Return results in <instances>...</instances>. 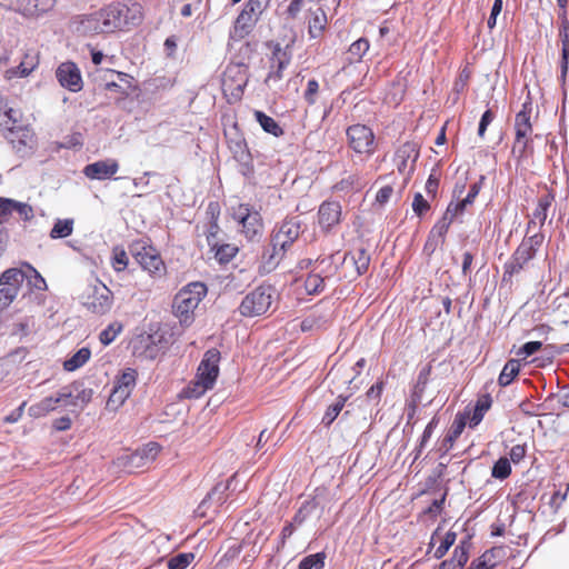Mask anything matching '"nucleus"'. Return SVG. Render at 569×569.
<instances>
[{
	"label": "nucleus",
	"instance_id": "nucleus-44",
	"mask_svg": "<svg viewBox=\"0 0 569 569\" xmlns=\"http://www.w3.org/2000/svg\"><path fill=\"white\" fill-rule=\"evenodd\" d=\"M457 533L455 531L449 530L442 538L440 545L435 550L433 557L436 559H441L442 557H445L448 550L455 545Z\"/></svg>",
	"mask_w": 569,
	"mask_h": 569
},
{
	"label": "nucleus",
	"instance_id": "nucleus-42",
	"mask_svg": "<svg viewBox=\"0 0 569 569\" xmlns=\"http://www.w3.org/2000/svg\"><path fill=\"white\" fill-rule=\"evenodd\" d=\"M305 288L309 295H318L325 290V278L318 273H310L305 281Z\"/></svg>",
	"mask_w": 569,
	"mask_h": 569
},
{
	"label": "nucleus",
	"instance_id": "nucleus-46",
	"mask_svg": "<svg viewBox=\"0 0 569 569\" xmlns=\"http://www.w3.org/2000/svg\"><path fill=\"white\" fill-rule=\"evenodd\" d=\"M56 4V0H28L27 10L31 14H42L50 11Z\"/></svg>",
	"mask_w": 569,
	"mask_h": 569
},
{
	"label": "nucleus",
	"instance_id": "nucleus-26",
	"mask_svg": "<svg viewBox=\"0 0 569 569\" xmlns=\"http://www.w3.org/2000/svg\"><path fill=\"white\" fill-rule=\"evenodd\" d=\"M247 71H248V67L243 63L229 66L224 71L226 78L238 77L237 84L234 88L238 97L242 96L243 90L247 87V83H248Z\"/></svg>",
	"mask_w": 569,
	"mask_h": 569
},
{
	"label": "nucleus",
	"instance_id": "nucleus-63",
	"mask_svg": "<svg viewBox=\"0 0 569 569\" xmlns=\"http://www.w3.org/2000/svg\"><path fill=\"white\" fill-rule=\"evenodd\" d=\"M526 456V447L523 445H515L509 451V460L519 463Z\"/></svg>",
	"mask_w": 569,
	"mask_h": 569
},
{
	"label": "nucleus",
	"instance_id": "nucleus-5",
	"mask_svg": "<svg viewBox=\"0 0 569 569\" xmlns=\"http://www.w3.org/2000/svg\"><path fill=\"white\" fill-rule=\"evenodd\" d=\"M208 288L203 282H190L178 291L173 299V313L183 327H189L194 320V310L206 297Z\"/></svg>",
	"mask_w": 569,
	"mask_h": 569
},
{
	"label": "nucleus",
	"instance_id": "nucleus-34",
	"mask_svg": "<svg viewBox=\"0 0 569 569\" xmlns=\"http://www.w3.org/2000/svg\"><path fill=\"white\" fill-rule=\"evenodd\" d=\"M348 398V396L339 395L336 401L327 408L321 420V423L325 427H329L337 419V417L343 409Z\"/></svg>",
	"mask_w": 569,
	"mask_h": 569
},
{
	"label": "nucleus",
	"instance_id": "nucleus-19",
	"mask_svg": "<svg viewBox=\"0 0 569 569\" xmlns=\"http://www.w3.org/2000/svg\"><path fill=\"white\" fill-rule=\"evenodd\" d=\"M505 557V546L492 547L473 559L467 569H493Z\"/></svg>",
	"mask_w": 569,
	"mask_h": 569
},
{
	"label": "nucleus",
	"instance_id": "nucleus-28",
	"mask_svg": "<svg viewBox=\"0 0 569 569\" xmlns=\"http://www.w3.org/2000/svg\"><path fill=\"white\" fill-rule=\"evenodd\" d=\"M347 259H351L358 276L367 272L370 263V256L365 248H359L355 252H347L343 256L341 263H343Z\"/></svg>",
	"mask_w": 569,
	"mask_h": 569
},
{
	"label": "nucleus",
	"instance_id": "nucleus-53",
	"mask_svg": "<svg viewBox=\"0 0 569 569\" xmlns=\"http://www.w3.org/2000/svg\"><path fill=\"white\" fill-rule=\"evenodd\" d=\"M57 399L59 400V405L63 407H76L74 395L70 390V387H63L57 392Z\"/></svg>",
	"mask_w": 569,
	"mask_h": 569
},
{
	"label": "nucleus",
	"instance_id": "nucleus-13",
	"mask_svg": "<svg viewBox=\"0 0 569 569\" xmlns=\"http://www.w3.org/2000/svg\"><path fill=\"white\" fill-rule=\"evenodd\" d=\"M56 79L66 90L77 93L83 88L80 68L73 61L61 62L56 69Z\"/></svg>",
	"mask_w": 569,
	"mask_h": 569
},
{
	"label": "nucleus",
	"instance_id": "nucleus-2",
	"mask_svg": "<svg viewBox=\"0 0 569 569\" xmlns=\"http://www.w3.org/2000/svg\"><path fill=\"white\" fill-rule=\"evenodd\" d=\"M0 126L4 138L21 158L32 154L36 139L32 129L21 123L20 110L9 108L0 119Z\"/></svg>",
	"mask_w": 569,
	"mask_h": 569
},
{
	"label": "nucleus",
	"instance_id": "nucleus-64",
	"mask_svg": "<svg viewBox=\"0 0 569 569\" xmlns=\"http://www.w3.org/2000/svg\"><path fill=\"white\" fill-rule=\"evenodd\" d=\"M323 29H325V24H323L322 20L318 16H316L309 24L308 31H309L310 38H313V39L318 38L322 33Z\"/></svg>",
	"mask_w": 569,
	"mask_h": 569
},
{
	"label": "nucleus",
	"instance_id": "nucleus-27",
	"mask_svg": "<svg viewBox=\"0 0 569 569\" xmlns=\"http://www.w3.org/2000/svg\"><path fill=\"white\" fill-rule=\"evenodd\" d=\"M238 163V172L243 176L248 181L254 179L253 156L248 151H239L238 156L233 158Z\"/></svg>",
	"mask_w": 569,
	"mask_h": 569
},
{
	"label": "nucleus",
	"instance_id": "nucleus-3",
	"mask_svg": "<svg viewBox=\"0 0 569 569\" xmlns=\"http://www.w3.org/2000/svg\"><path fill=\"white\" fill-rule=\"evenodd\" d=\"M102 24L107 33L136 27L141 23L143 13L142 6L138 2H111L100 9Z\"/></svg>",
	"mask_w": 569,
	"mask_h": 569
},
{
	"label": "nucleus",
	"instance_id": "nucleus-52",
	"mask_svg": "<svg viewBox=\"0 0 569 569\" xmlns=\"http://www.w3.org/2000/svg\"><path fill=\"white\" fill-rule=\"evenodd\" d=\"M541 347V341H528L519 348V350L517 351V356L522 357V359H526L535 355L537 351H539Z\"/></svg>",
	"mask_w": 569,
	"mask_h": 569
},
{
	"label": "nucleus",
	"instance_id": "nucleus-45",
	"mask_svg": "<svg viewBox=\"0 0 569 569\" xmlns=\"http://www.w3.org/2000/svg\"><path fill=\"white\" fill-rule=\"evenodd\" d=\"M137 450L140 453L141 458H143L144 463L149 465L156 460L157 456L161 450V447L159 443L151 441L142 446L141 448H138Z\"/></svg>",
	"mask_w": 569,
	"mask_h": 569
},
{
	"label": "nucleus",
	"instance_id": "nucleus-11",
	"mask_svg": "<svg viewBox=\"0 0 569 569\" xmlns=\"http://www.w3.org/2000/svg\"><path fill=\"white\" fill-rule=\"evenodd\" d=\"M331 499L332 497L328 487L319 486L315 488L312 495L300 505L292 517L293 523L302 526L318 508L320 509L321 516Z\"/></svg>",
	"mask_w": 569,
	"mask_h": 569
},
{
	"label": "nucleus",
	"instance_id": "nucleus-41",
	"mask_svg": "<svg viewBox=\"0 0 569 569\" xmlns=\"http://www.w3.org/2000/svg\"><path fill=\"white\" fill-rule=\"evenodd\" d=\"M194 557L193 552H180L168 560L167 567L168 569H187Z\"/></svg>",
	"mask_w": 569,
	"mask_h": 569
},
{
	"label": "nucleus",
	"instance_id": "nucleus-8",
	"mask_svg": "<svg viewBox=\"0 0 569 569\" xmlns=\"http://www.w3.org/2000/svg\"><path fill=\"white\" fill-rule=\"evenodd\" d=\"M234 219L241 224V232L248 241H260L264 226L259 210L250 203H240L234 211Z\"/></svg>",
	"mask_w": 569,
	"mask_h": 569
},
{
	"label": "nucleus",
	"instance_id": "nucleus-47",
	"mask_svg": "<svg viewBox=\"0 0 569 569\" xmlns=\"http://www.w3.org/2000/svg\"><path fill=\"white\" fill-rule=\"evenodd\" d=\"M271 59L277 62V68L283 71L289 66L291 56L277 43L272 50Z\"/></svg>",
	"mask_w": 569,
	"mask_h": 569
},
{
	"label": "nucleus",
	"instance_id": "nucleus-16",
	"mask_svg": "<svg viewBox=\"0 0 569 569\" xmlns=\"http://www.w3.org/2000/svg\"><path fill=\"white\" fill-rule=\"evenodd\" d=\"M469 418V412L462 411L458 412L455 416V419L452 421V425L446 435V437L442 439V441L438 446V453L440 458H443L448 455V452L452 449L455 441L460 437L463 429L466 428L467 421Z\"/></svg>",
	"mask_w": 569,
	"mask_h": 569
},
{
	"label": "nucleus",
	"instance_id": "nucleus-22",
	"mask_svg": "<svg viewBox=\"0 0 569 569\" xmlns=\"http://www.w3.org/2000/svg\"><path fill=\"white\" fill-rule=\"evenodd\" d=\"M419 158V149L415 142L403 143L396 152V159L398 161L397 168L399 172H403L407 168V162L411 160L412 164Z\"/></svg>",
	"mask_w": 569,
	"mask_h": 569
},
{
	"label": "nucleus",
	"instance_id": "nucleus-37",
	"mask_svg": "<svg viewBox=\"0 0 569 569\" xmlns=\"http://www.w3.org/2000/svg\"><path fill=\"white\" fill-rule=\"evenodd\" d=\"M326 558L325 551L308 555L300 560L298 569H322L326 565Z\"/></svg>",
	"mask_w": 569,
	"mask_h": 569
},
{
	"label": "nucleus",
	"instance_id": "nucleus-54",
	"mask_svg": "<svg viewBox=\"0 0 569 569\" xmlns=\"http://www.w3.org/2000/svg\"><path fill=\"white\" fill-rule=\"evenodd\" d=\"M439 176L437 173V169L433 168L426 181V192L431 196L432 198H436L438 188H439Z\"/></svg>",
	"mask_w": 569,
	"mask_h": 569
},
{
	"label": "nucleus",
	"instance_id": "nucleus-51",
	"mask_svg": "<svg viewBox=\"0 0 569 569\" xmlns=\"http://www.w3.org/2000/svg\"><path fill=\"white\" fill-rule=\"evenodd\" d=\"M319 91V82L316 79H310L307 82V88L303 92V99L308 106H313L317 102V93Z\"/></svg>",
	"mask_w": 569,
	"mask_h": 569
},
{
	"label": "nucleus",
	"instance_id": "nucleus-21",
	"mask_svg": "<svg viewBox=\"0 0 569 569\" xmlns=\"http://www.w3.org/2000/svg\"><path fill=\"white\" fill-rule=\"evenodd\" d=\"M532 111V101L528 96L526 101L521 104V109L516 113L515 117V133H517L518 139L523 138L525 134L532 133V123H531V114Z\"/></svg>",
	"mask_w": 569,
	"mask_h": 569
},
{
	"label": "nucleus",
	"instance_id": "nucleus-35",
	"mask_svg": "<svg viewBox=\"0 0 569 569\" xmlns=\"http://www.w3.org/2000/svg\"><path fill=\"white\" fill-rule=\"evenodd\" d=\"M561 41L560 78L565 80L569 69V30H559Z\"/></svg>",
	"mask_w": 569,
	"mask_h": 569
},
{
	"label": "nucleus",
	"instance_id": "nucleus-55",
	"mask_svg": "<svg viewBox=\"0 0 569 569\" xmlns=\"http://www.w3.org/2000/svg\"><path fill=\"white\" fill-rule=\"evenodd\" d=\"M448 491H449V489L446 488L443 493L441 495V497L438 498V499H435L431 502V505L423 510V513L425 515H432V516L439 515L441 512L442 508H443V505H445Z\"/></svg>",
	"mask_w": 569,
	"mask_h": 569
},
{
	"label": "nucleus",
	"instance_id": "nucleus-59",
	"mask_svg": "<svg viewBox=\"0 0 569 569\" xmlns=\"http://www.w3.org/2000/svg\"><path fill=\"white\" fill-rule=\"evenodd\" d=\"M14 212H17L23 221H30L33 218V209L26 202H16Z\"/></svg>",
	"mask_w": 569,
	"mask_h": 569
},
{
	"label": "nucleus",
	"instance_id": "nucleus-18",
	"mask_svg": "<svg viewBox=\"0 0 569 569\" xmlns=\"http://www.w3.org/2000/svg\"><path fill=\"white\" fill-rule=\"evenodd\" d=\"M77 31L84 36H93L99 33H107L102 24V16L100 9L79 16L76 20Z\"/></svg>",
	"mask_w": 569,
	"mask_h": 569
},
{
	"label": "nucleus",
	"instance_id": "nucleus-10",
	"mask_svg": "<svg viewBox=\"0 0 569 569\" xmlns=\"http://www.w3.org/2000/svg\"><path fill=\"white\" fill-rule=\"evenodd\" d=\"M348 146L357 154L371 157L376 151V136L372 129L362 123L351 124L346 129Z\"/></svg>",
	"mask_w": 569,
	"mask_h": 569
},
{
	"label": "nucleus",
	"instance_id": "nucleus-30",
	"mask_svg": "<svg viewBox=\"0 0 569 569\" xmlns=\"http://www.w3.org/2000/svg\"><path fill=\"white\" fill-rule=\"evenodd\" d=\"M90 357L91 350L88 347H82L63 362V369L68 372L76 371L86 365Z\"/></svg>",
	"mask_w": 569,
	"mask_h": 569
},
{
	"label": "nucleus",
	"instance_id": "nucleus-56",
	"mask_svg": "<svg viewBox=\"0 0 569 569\" xmlns=\"http://www.w3.org/2000/svg\"><path fill=\"white\" fill-rule=\"evenodd\" d=\"M18 290L13 287H3L0 289V307H8L17 297Z\"/></svg>",
	"mask_w": 569,
	"mask_h": 569
},
{
	"label": "nucleus",
	"instance_id": "nucleus-38",
	"mask_svg": "<svg viewBox=\"0 0 569 569\" xmlns=\"http://www.w3.org/2000/svg\"><path fill=\"white\" fill-rule=\"evenodd\" d=\"M73 231V220L72 219H58L51 231L50 238L52 239H63L69 237Z\"/></svg>",
	"mask_w": 569,
	"mask_h": 569
},
{
	"label": "nucleus",
	"instance_id": "nucleus-14",
	"mask_svg": "<svg viewBox=\"0 0 569 569\" xmlns=\"http://www.w3.org/2000/svg\"><path fill=\"white\" fill-rule=\"evenodd\" d=\"M342 207L337 200H325L318 208V226L328 234L341 221Z\"/></svg>",
	"mask_w": 569,
	"mask_h": 569
},
{
	"label": "nucleus",
	"instance_id": "nucleus-39",
	"mask_svg": "<svg viewBox=\"0 0 569 569\" xmlns=\"http://www.w3.org/2000/svg\"><path fill=\"white\" fill-rule=\"evenodd\" d=\"M214 258L219 261V263L224 264L229 263L237 254L238 248L230 243L219 244L214 249Z\"/></svg>",
	"mask_w": 569,
	"mask_h": 569
},
{
	"label": "nucleus",
	"instance_id": "nucleus-50",
	"mask_svg": "<svg viewBox=\"0 0 569 569\" xmlns=\"http://www.w3.org/2000/svg\"><path fill=\"white\" fill-rule=\"evenodd\" d=\"M257 18H252L250 16H247V11H240L236 19L234 29L236 30H243L246 33L250 31V29L256 23Z\"/></svg>",
	"mask_w": 569,
	"mask_h": 569
},
{
	"label": "nucleus",
	"instance_id": "nucleus-33",
	"mask_svg": "<svg viewBox=\"0 0 569 569\" xmlns=\"http://www.w3.org/2000/svg\"><path fill=\"white\" fill-rule=\"evenodd\" d=\"M532 149L531 134H525L523 138L518 139L517 133H515V141L511 150L513 157L518 160H523L528 158L529 153L532 152Z\"/></svg>",
	"mask_w": 569,
	"mask_h": 569
},
{
	"label": "nucleus",
	"instance_id": "nucleus-9",
	"mask_svg": "<svg viewBox=\"0 0 569 569\" xmlns=\"http://www.w3.org/2000/svg\"><path fill=\"white\" fill-rule=\"evenodd\" d=\"M83 307L98 316L109 312L113 305L112 291L100 280L90 286L82 296Z\"/></svg>",
	"mask_w": 569,
	"mask_h": 569
},
{
	"label": "nucleus",
	"instance_id": "nucleus-20",
	"mask_svg": "<svg viewBox=\"0 0 569 569\" xmlns=\"http://www.w3.org/2000/svg\"><path fill=\"white\" fill-rule=\"evenodd\" d=\"M430 375V368H423L420 370L413 391L411 392L410 400L407 403V417L412 419L417 412L418 405L422 399V395L428 383V377Z\"/></svg>",
	"mask_w": 569,
	"mask_h": 569
},
{
	"label": "nucleus",
	"instance_id": "nucleus-17",
	"mask_svg": "<svg viewBox=\"0 0 569 569\" xmlns=\"http://www.w3.org/2000/svg\"><path fill=\"white\" fill-rule=\"evenodd\" d=\"M119 170V163L116 159L98 160L87 164L82 172L91 180H108L111 179Z\"/></svg>",
	"mask_w": 569,
	"mask_h": 569
},
{
	"label": "nucleus",
	"instance_id": "nucleus-25",
	"mask_svg": "<svg viewBox=\"0 0 569 569\" xmlns=\"http://www.w3.org/2000/svg\"><path fill=\"white\" fill-rule=\"evenodd\" d=\"M117 465L128 472H134L136 470L147 466L141 458L138 450L126 451L117 458Z\"/></svg>",
	"mask_w": 569,
	"mask_h": 569
},
{
	"label": "nucleus",
	"instance_id": "nucleus-32",
	"mask_svg": "<svg viewBox=\"0 0 569 569\" xmlns=\"http://www.w3.org/2000/svg\"><path fill=\"white\" fill-rule=\"evenodd\" d=\"M556 199V196L553 191H548L543 196H541L538 200L537 207L533 210V219H538L540 226L542 227L546 222V219L548 217V210L551 207Z\"/></svg>",
	"mask_w": 569,
	"mask_h": 569
},
{
	"label": "nucleus",
	"instance_id": "nucleus-62",
	"mask_svg": "<svg viewBox=\"0 0 569 569\" xmlns=\"http://www.w3.org/2000/svg\"><path fill=\"white\" fill-rule=\"evenodd\" d=\"M33 69H34L33 64L29 67L24 62H21L16 68L8 70V73H10V76H9L10 78L11 77L24 78V77H28L32 72Z\"/></svg>",
	"mask_w": 569,
	"mask_h": 569
},
{
	"label": "nucleus",
	"instance_id": "nucleus-48",
	"mask_svg": "<svg viewBox=\"0 0 569 569\" xmlns=\"http://www.w3.org/2000/svg\"><path fill=\"white\" fill-rule=\"evenodd\" d=\"M369 40L367 38H359L349 47V53L360 60L369 50Z\"/></svg>",
	"mask_w": 569,
	"mask_h": 569
},
{
	"label": "nucleus",
	"instance_id": "nucleus-7",
	"mask_svg": "<svg viewBox=\"0 0 569 569\" xmlns=\"http://www.w3.org/2000/svg\"><path fill=\"white\" fill-rule=\"evenodd\" d=\"M274 292L276 288L271 284L258 286L243 297L238 308L240 315L247 318L264 315L272 303Z\"/></svg>",
	"mask_w": 569,
	"mask_h": 569
},
{
	"label": "nucleus",
	"instance_id": "nucleus-4",
	"mask_svg": "<svg viewBox=\"0 0 569 569\" xmlns=\"http://www.w3.org/2000/svg\"><path fill=\"white\" fill-rule=\"evenodd\" d=\"M221 353L218 349L211 348L203 355L198 367L196 382H190L183 393L187 398H200L207 390L212 389L219 376V362Z\"/></svg>",
	"mask_w": 569,
	"mask_h": 569
},
{
	"label": "nucleus",
	"instance_id": "nucleus-29",
	"mask_svg": "<svg viewBox=\"0 0 569 569\" xmlns=\"http://www.w3.org/2000/svg\"><path fill=\"white\" fill-rule=\"evenodd\" d=\"M254 119L264 132L272 134L276 138L283 134V129L280 127L278 121H276L272 117L268 116L263 111L256 110Z\"/></svg>",
	"mask_w": 569,
	"mask_h": 569
},
{
	"label": "nucleus",
	"instance_id": "nucleus-57",
	"mask_svg": "<svg viewBox=\"0 0 569 569\" xmlns=\"http://www.w3.org/2000/svg\"><path fill=\"white\" fill-rule=\"evenodd\" d=\"M466 208L467 206L461 200L457 202L450 201L442 216L452 218L453 221L457 216L462 214L465 212Z\"/></svg>",
	"mask_w": 569,
	"mask_h": 569
},
{
	"label": "nucleus",
	"instance_id": "nucleus-31",
	"mask_svg": "<svg viewBox=\"0 0 569 569\" xmlns=\"http://www.w3.org/2000/svg\"><path fill=\"white\" fill-rule=\"evenodd\" d=\"M521 369V363L518 359H509L503 366L499 377L498 383L501 387L509 386L515 378L519 375Z\"/></svg>",
	"mask_w": 569,
	"mask_h": 569
},
{
	"label": "nucleus",
	"instance_id": "nucleus-40",
	"mask_svg": "<svg viewBox=\"0 0 569 569\" xmlns=\"http://www.w3.org/2000/svg\"><path fill=\"white\" fill-rule=\"evenodd\" d=\"M511 475V465L508 458H499L492 466L491 477L498 480H505Z\"/></svg>",
	"mask_w": 569,
	"mask_h": 569
},
{
	"label": "nucleus",
	"instance_id": "nucleus-49",
	"mask_svg": "<svg viewBox=\"0 0 569 569\" xmlns=\"http://www.w3.org/2000/svg\"><path fill=\"white\" fill-rule=\"evenodd\" d=\"M412 210L419 218H422L430 210V203L420 192L413 196Z\"/></svg>",
	"mask_w": 569,
	"mask_h": 569
},
{
	"label": "nucleus",
	"instance_id": "nucleus-6",
	"mask_svg": "<svg viewBox=\"0 0 569 569\" xmlns=\"http://www.w3.org/2000/svg\"><path fill=\"white\" fill-rule=\"evenodd\" d=\"M543 240L545 236L541 232L526 236L509 260L505 262L502 281H509L515 274L520 273L526 264L536 258Z\"/></svg>",
	"mask_w": 569,
	"mask_h": 569
},
{
	"label": "nucleus",
	"instance_id": "nucleus-36",
	"mask_svg": "<svg viewBox=\"0 0 569 569\" xmlns=\"http://www.w3.org/2000/svg\"><path fill=\"white\" fill-rule=\"evenodd\" d=\"M26 274L18 268H10L0 274V286L13 287L19 291L20 283L23 282Z\"/></svg>",
	"mask_w": 569,
	"mask_h": 569
},
{
	"label": "nucleus",
	"instance_id": "nucleus-12",
	"mask_svg": "<svg viewBox=\"0 0 569 569\" xmlns=\"http://www.w3.org/2000/svg\"><path fill=\"white\" fill-rule=\"evenodd\" d=\"M138 372L133 368L123 369L114 379L112 391L109 397V403L121 406L131 396L136 383Z\"/></svg>",
	"mask_w": 569,
	"mask_h": 569
},
{
	"label": "nucleus",
	"instance_id": "nucleus-43",
	"mask_svg": "<svg viewBox=\"0 0 569 569\" xmlns=\"http://www.w3.org/2000/svg\"><path fill=\"white\" fill-rule=\"evenodd\" d=\"M122 325L119 322H112L107 328H104L100 335L99 340L103 346H109L112 343L117 336L121 332Z\"/></svg>",
	"mask_w": 569,
	"mask_h": 569
},
{
	"label": "nucleus",
	"instance_id": "nucleus-1",
	"mask_svg": "<svg viewBox=\"0 0 569 569\" xmlns=\"http://www.w3.org/2000/svg\"><path fill=\"white\" fill-rule=\"evenodd\" d=\"M301 220L298 216H287L276 223L270 234V242L263 248L260 271L270 273L276 270L288 250L301 233Z\"/></svg>",
	"mask_w": 569,
	"mask_h": 569
},
{
	"label": "nucleus",
	"instance_id": "nucleus-24",
	"mask_svg": "<svg viewBox=\"0 0 569 569\" xmlns=\"http://www.w3.org/2000/svg\"><path fill=\"white\" fill-rule=\"evenodd\" d=\"M492 399L490 395H485L476 401L471 416L469 415V427H477L483 419L486 412L490 409ZM469 412L468 410H466Z\"/></svg>",
	"mask_w": 569,
	"mask_h": 569
},
{
	"label": "nucleus",
	"instance_id": "nucleus-61",
	"mask_svg": "<svg viewBox=\"0 0 569 569\" xmlns=\"http://www.w3.org/2000/svg\"><path fill=\"white\" fill-rule=\"evenodd\" d=\"M493 118H495V114L491 111V109H487L482 113L480 121H479V126H478V136L479 137L482 138L485 136L486 130H487L488 126L492 122Z\"/></svg>",
	"mask_w": 569,
	"mask_h": 569
},
{
	"label": "nucleus",
	"instance_id": "nucleus-60",
	"mask_svg": "<svg viewBox=\"0 0 569 569\" xmlns=\"http://www.w3.org/2000/svg\"><path fill=\"white\" fill-rule=\"evenodd\" d=\"M112 264L116 271L124 270L128 266V257L124 250H116L112 258Z\"/></svg>",
	"mask_w": 569,
	"mask_h": 569
},
{
	"label": "nucleus",
	"instance_id": "nucleus-58",
	"mask_svg": "<svg viewBox=\"0 0 569 569\" xmlns=\"http://www.w3.org/2000/svg\"><path fill=\"white\" fill-rule=\"evenodd\" d=\"M483 179H485V177L481 176L479 181L473 182L469 187V191H468L467 196L461 200L466 206L472 204L475 202V199L477 198V196L479 194V192L481 190Z\"/></svg>",
	"mask_w": 569,
	"mask_h": 569
},
{
	"label": "nucleus",
	"instance_id": "nucleus-15",
	"mask_svg": "<svg viewBox=\"0 0 569 569\" xmlns=\"http://www.w3.org/2000/svg\"><path fill=\"white\" fill-rule=\"evenodd\" d=\"M136 261L151 274H159L164 270V263L157 249L152 246H142L134 252Z\"/></svg>",
	"mask_w": 569,
	"mask_h": 569
},
{
	"label": "nucleus",
	"instance_id": "nucleus-23",
	"mask_svg": "<svg viewBox=\"0 0 569 569\" xmlns=\"http://www.w3.org/2000/svg\"><path fill=\"white\" fill-rule=\"evenodd\" d=\"M452 223V218L441 217L431 228L429 232V243L433 242V247L431 248V252L436 250L438 244H443L446 241V234Z\"/></svg>",
	"mask_w": 569,
	"mask_h": 569
}]
</instances>
